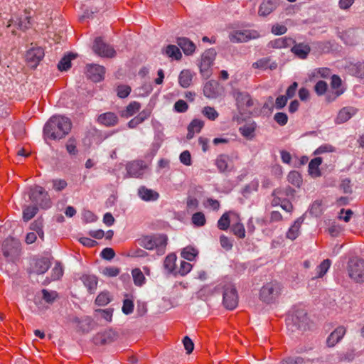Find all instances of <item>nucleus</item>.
<instances>
[{"instance_id": "nucleus-38", "label": "nucleus", "mask_w": 364, "mask_h": 364, "mask_svg": "<svg viewBox=\"0 0 364 364\" xmlns=\"http://www.w3.org/2000/svg\"><path fill=\"white\" fill-rule=\"evenodd\" d=\"M8 241H6L4 244L3 247V255L4 256L9 260H14L16 257L18 255V244L15 243L16 246L12 247L11 250H8L7 247L9 245Z\"/></svg>"}, {"instance_id": "nucleus-1", "label": "nucleus", "mask_w": 364, "mask_h": 364, "mask_svg": "<svg viewBox=\"0 0 364 364\" xmlns=\"http://www.w3.org/2000/svg\"><path fill=\"white\" fill-rule=\"evenodd\" d=\"M70 120L63 116H53L43 127V136L46 139H60L71 130Z\"/></svg>"}, {"instance_id": "nucleus-36", "label": "nucleus", "mask_w": 364, "mask_h": 364, "mask_svg": "<svg viewBox=\"0 0 364 364\" xmlns=\"http://www.w3.org/2000/svg\"><path fill=\"white\" fill-rule=\"evenodd\" d=\"M353 111V108L350 107H344L341 109L336 117V122L338 124H342L346 122H347L348 119L351 118L354 112H351Z\"/></svg>"}, {"instance_id": "nucleus-58", "label": "nucleus", "mask_w": 364, "mask_h": 364, "mask_svg": "<svg viewBox=\"0 0 364 364\" xmlns=\"http://www.w3.org/2000/svg\"><path fill=\"white\" fill-rule=\"evenodd\" d=\"M117 95L120 98L127 97L131 92V87L128 85H121L117 88Z\"/></svg>"}, {"instance_id": "nucleus-10", "label": "nucleus", "mask_w": 364, "mask_h": 364, "mask_svg": "<svg viewBox=\"0 0 364 364\" xmlns=\"http://www.w3.org/2000/svg\"><path fill=\"white\" fill-rule=\"evenodd\" d=\"M147 168L148 165L143 160H134L126 165L127 174L136 178H141Z\"/></svg>"}, {"instance_id": "nucleus-40", "label": "nucleus", "mask_w": 364, "mask_h": 364, "mask_svg": "<svg viewBox=\"0 0 364 364\" xmlns=\"http://www.w3.org/2000/svg\"><path fill=\"white\" fill-rule=\"evenodd\" d=\"M331 264V261L329 259H324L317 267H316V278L323 277L328 272Z\"/></svg>"}, {"instance_id": "nucleus-39", "label": "nucleus", "mask_w": 364, "mask_h": 364, "mask_svg": "<svg viewBox=\"0 0 364 364\" xmlns=\"http://www.w3.org/2000/svg\"><path fill=\"white\" fill-rule=\"evenodd\" d=\"M134 284L137 287H141L145 284L146 278L139 268H135L132 270Z\"/></svg>"}, {"instance_id": "nucleus-12", "label": "nucleus", "mask_w": 364, "mask_h": 364, "mask_svg": "<svg viewBox=\"0 0 364 364\" xmlns=\"http://www.w3.org/2000/svg\"><path fill=\"white\" fill-rule=\"evenodd\" d=\"M259 36V33L255 30H237L230 33L229 38L232 43H244L258 38Z\"/></svg>"}, {"instance_id": "nucleus-52", "label": "nucleus", "mask_w": 364, "mask_h": 364, "mask_svg": "<svg viewBox=\"0 0 364 364\" xmlns=\"http://www.w3.org/2000/svg\"><path fill=\"white\" fill-rule=\"evenodd\" d=\"M43 299L48 304H53L58 297V293L55 291L42 290Z\"/></svg>"}, {"instance_id": "nucleus-22", "label": "nucleus", "mask_w": 364, "mask_h": 364, "mask_svg": "<svg viewBox=\"0 0 364 364\" xmlns=\"http://www.w3.org/2000/svg\"><path fill=\"white\" fill-rule=\"evenodd\" d=\"M176 43L186 55H192L196 48L195 43L188 38H178Z\"/></svg>"}, {"instance_id": "nucleus-53", "label": "nucleus", "mask_w": 364, "mask_h": 364, "mask_svg": "<svg viewBox=\"0 0 364 364\" xmlns=\"http://www.w3.org/2000/svg\"><path fill=\"white\" fill-rule=\"evenodd\" d=\"M295 190L291 188V187H287L285 188H278L274 191V195H282L283 198L284 196L287 197H293L294 196Z\"/></svg>"}, {"instance_id": "nucleus-60", "label": "nucleus", "mask_w": 364, "mask_h": 364, "mask_svg": "<svg viewBox=\"0 0 364 364\" xmlns=\"http://www.w3.org/2000/svg\"><path fill=\"white\" fill-rule=\"evenodd\" d=\"M327 83L325 81L319 80L314 86V90L318 95H323L327 90Z\"/></svg>"}, {"instance_id": "nucleus-19", "label": "nucleus", "mask_w": 364, "mask_h": 364, "mask_svg": "<svg viewBox=\"0 0 364 364\" xmlns=\"http://www.w3.org/2000/svg\"><path fill=\"white\" fill-rule=\"evenodd\" d=\"M346 332V328L340 326L337 327L326 339V345L331 348L335 346L344 336Z\"/></svg>"}, {"instance_id": "nucleus-28", "label": "nucleus", "mask_w": 364, "mask_h": 364, "mask_svg": "<svg viewBox=\"0 0 364 364\" xmlns=\"http://www.w3.org/2000/svg\"><path fill=\"white\" fill-rule=\"evenodd\" d=\"M14 22L15 23L14 24L17 26L18 28L23 31L28 29L31 25V16L27 15L26 13H25L23 16H21L15 21L14 20H11L8 27H11L14 24Z\"/></svg>"}, {"instance_id": "nucleus-31", "label": "nucleus", "mask_w": 364, "mask_h": 364, "mask_svg": "<svg viewBox=\"0 0 364 364\" xmlns=\"http://www.w3.org/2000/svg\"><path fill=\"white\" fill-rule=\"evenodd\" d=\"M141 109V104L138 102H131L125 108L124 110L121 112V116L124 118H129L134 116Z\"/></svg>"}, {"instance_id": "nucleus-6", "label": "nucleus", "mask_w": 364, "mask_h": 364, "mask_svg": "<svg viewBox=\"0 0 364 364\" xmlns=\"http://www.w3.org/2000/svg\"><path fill=\"white\" fill-rule=\"evenodd\" d=\"M282 286L277 282H272L264 285L259 292L260 299L267 304L274 301L280 295Z\"/></svg>"}, {"instance_id": "nucleus-29", "label": "nucleus", "mask_w": 364, "mask_h": 364, "mask_svg": "<svg viewBox=\"0 0 364 364\" xmlns=\"http://www.w3.org/2000/svg\"><path fill=\"white\" fill-rule=\"evenodd\" d=\"M277 65L276 63H270V58H262L252 63V67L255 69L266 70L269 68L270 70L276 69Z\"/></svg>"}, {"instance_id": "nucleus-26", "label": "nucleus", "mask_w": 364, "mask_h": 364, "mask_svg": "<svg viewBox=\"0 0 364 364\" xmlns=\"http://www.w3.org/2000/svg\"><path fill=\"white\" fill-rule=\"evenodd\" d=\"M230 157L226 154H220L215 159V166H217L219 172L224 173L230 171L232 168L229 167Z\"/></svg>"}, {"instance_id": "nucleus-30", "label": "nucleus", "mask_w": 364, "mask_h": 364, "mask_svg": "<svg viewBox=\"0 0 364 364\" xmlns=\"http://www.w3.org/2000/svg\"><path fill=\"white\" fill-rule=\"evenodd\" d=\"M84 285L87 288L90 293L92 294L97 289V278L94 275L84 274L81 277Z\"/></svg>"}, {"instance_id": "nucleus-5", "label": "nucleus", "mask_w": 364, "mask_h": 364, "mask_svg": "<svg viewBox=\"0 0 364 364\" xmlns=\"http://www.w3.org/2000/svg\"><path fill=\"white\" fill-rule=\"evenodd\" d=\"M216 55L217 53L214 48L208 49L201 55L199 69L203 78L208 79L211 75V67L213 65Z\"/></svg>"}, {"instance_id": "nucleus-51", "label": "nucleus", "mask_w": 364, "mask_h": 364, "mask_svg": "<svg viewBox=\"0 0 364 364\" xmlns=\"http://www.w3.org/2000/svg\"><path fill=\"white\" fill-rule=\"evenodd\" d=\"M231 230L235 235L239 238H244L245 237V230L244 225L240 223H237L232 225Z\"/></svg>"}, {"instance_id": "nucleus-27", "label": "nucleus", "mask_w": 364, "mask_h": 364, "mask_svg": "<svg viewBox=\"0 0 364 364\" xmlns=\"http://www.w3.org/2000/svg\"><path fill=\"white\" fill-rule=\"evenodd\" d=\"M204 127V122L201 119H193L188 127L187 139H191L195 133H199Z\"/></svg>"}, {"instance_id": "nucleus-59", "label": "nucleus", "mask_w": 364, "mask_h": 364, "mask_svg": "<svg viewBox=\"0 0 364 364\" xmlns=\"http://www.w3.org/2000/svg\"><path fill=\"white\" fill-rule=\"evenodd\" d=\"M181 163L186 166H191L192 164L191 155L189 151H183L179 156Z\"/></svg>"}, {"instance_id": "nucleus-44", "label": "nucleus", "mask_w": 364, "mask_h": 364, "mask_svg": "<svg viewBox=\"0 0 364 364\" xmlns=\"http://www.w3.org/2000/svg\"><path fill=\"white\" fill-rule=\"evenodd\" d=\"M202 114L207 119L211 121H215L219 116V113L216 111V109L210 106H205L203 107L202 110Z\"/></svg>"}, {"instance_id": "nucleus-23", "label": "nucleus", "mask_w": 364, "mask_h": 364, "mask_svg": "<svg viewBox=\"0 0 364 364\" xmlns=\"http://www.w3.org/2000/svg\"><path fill=\"white\" fill-rule=\"evenodd\" d=\"M341 79L339 76L336 75H333L331 77V86L332 89L336 90V91L332 93V95H328L327 99L329 102L334 100L336 98H337L338 96L343 94V90L342 89H340V87L341 86Z\"/></svg>"}, {"instance_id": "nucleus-13", "label": "nucleus", "mask_w": 364, "mask_h": 364, "mask_svg": "<svg viewBox=\"0 0 364 364\" xmlns=\"http://www.w3.org/2000/svg\"><path fill=\"white\" fill-rule=\"evenodd\" d=\"M307 314L304 310H298L291 316V318L287 319V324L289 326L292 323L293 326L298 329L304 328L307 323Z\"/></svg>"}, {"instance_id": "nucleus-24", "label": "nucleus", "mask_w": 364, "mask_h": 364, "mask_svg": "<svg viewBox=\"0 0 364 364\" xmlns=\"http://www.w3.org/2000/svg\"><path fill=\"white\" fill-rule=\"evenodd\" d=\"M138 195L144 201H155L159 198V193L145 186H140L139 188Z\"/></svg>"}, {"instance_id": "nucleus-16", "label": "nucleus", "mask_w": 364, "mask_h": 364, "mask_svg": "<svg viewBox=\"0 0 364 364\" xmlns=\"http://www.w3.org/2000/svg\"><path fill=\"white\" fill-rule=\"evenodd\" d=\"M117 334L115 331L109 329L104 332L98 333L94 337V343L96 345H106L115 341Z\"/></svg>"}, {"instance_id": "nucleus-35", "label": "nucleus", "mask_w": 364, "mask_h": 364, "mask_svg": "<svg viewBox=\"0 0 364 364\" xmlns=\"http://www.w3.org/2000/svg\"><path fill=\"white\" fill-rule=\"evenodd\" d=\"M322 163L321 157H316L313 159L309 164V173L314 177H318L321 176L319 166Z\"/></svg>"}, {"instance_id": "nucleus-41", "label": "nucleus", "mask_w": 364, "mask_h": 364, "mask_svg": "<svg viewBox=\"0 0 364 364\" xmlns=\"http://www.w3.org/2000/svg\"><path fill=\"white\" fill-rule=\"evenodd\" d=\"M38 207L36 205H28L23 210V219L27 222L32 219L37 213Z\"/></svg>"}, {"instance_id": "nucleus-47", "label": "nucleus", "mask_w": 364, "mask_h": 364, "mask_svg": "<svg viewBox=\"0 0 364 364\" xmlns=\"http://www.w3.org/2000/svg\"><path fill=\"white\" fill-rule=\"evenodd\" d=\"M331 70L328 68H319L317 69H315L312 71L310 77L314 78V77H323L326 78L328 77L331 75Z\"/></svg>"}, {"instance_id": "nucleus-57", "label": "nucleus", "mask_w": 364, "mask_h": 364, "mask_svg": "<svg viewBox=\"0 0 364 364\" xmlns=\"http://www.w3.org/2000/svg\"><path fill=\"white\" fill-rule=\"evenodd\" d=\"M119 272L120 269L117 267H107L102 270V274L109 277H116L119 274Z\"/></svg>"}, {"instance_id": "nucleus-48", "label": "nucleus", "mask_w": 364, "mask_h": 364, "mask_svg": "<svg viewBox=\"0 0 364 364\" xmlns=\"http://www.w3.org/2000/svg\"><path fill=\"white\" fill-rule=\"evenodd\" d=\"M191 221L195 226L202 227L205 225L206 219L203 213L197 212L192 215Z\"/></svg>"}, {"instance_id": "nucleus-18", "label": "nucleus", "mask_w": 364, "mask_h": 364, "mask_svg": "<svg viewBox=\"0 0 364 364\" xmlns=\"http://www.w3.org/2000/svg\"><path fill=\"white\" fill-rule=\"evenodd\" d=\"M203 94L209 99H215L220 95V84L215 80L208 81L203 87Z\"/></svg>"}, {"instance_id": "nucleus-8", "label": "nucleus", "mask_w": 364, "mask_h": 364, "mask_svg": "<svg viewBox=\"0 0 364 364\" xmlns=\"http://www.w3.org/2000/svg\"><path fill=\"white\" fill-rule=\"evenodd\" d=\"M92 50L95 54L102 58H112L115 57L117 53L114 48L112 46L105 43L101 37L95 38L92 46Z\"/></svg>"}, {"instance_id": "nucleus-32", "label": "nucleus", "mask_w": 364, "mask_h": 364, "mask_svg": "<svg viewBox=\"0 0 364 364\" xmlns=\"http://www.w3.org/2000/svg\"><path fill=\"white\" fill-rule=\"evenodd\" d=\"M162 53L168 57L176 60H181L182 58V54L180 51V49L175 45H168L162 50Z\"/></svg>"}, {"instance_id": "nucleus-34", "label": "nucleus", "mask_w": 364, "mask_h": 364, "mask_svg": "<svg viewBox=\"0 0 364 364\" xmlns=\"http://www.w3.org/2000/svg\"><path fill=\"white\" fill-rule=\"evenodd\" d=\"M193 80V74L189 70H183L181 72L178 76V83L183 87H188Z\"/></svg>"}, {"instance_id": "nucleus-62", "label": "nucleus", "mask_w": 364, "mask_h": 364, "mask_svg": "<svg viewBox=\"0 0 364 364\" xmlns=\"http://www.w3.org/2000/svg\"><path fill=\"white\" fill-rule=\"evenodd\" d=\"M295 362L296 364H313L315 363L320 362L318 358H303L301 356L295 357Z\"/></svg>"}, {"instance_id": "nucleus-20", "label": "nucleus", "mask_w": 364, "mask_h": 364, "mask_svg": "<svg viewBox=\"0 0 364 364\" xmlns=\"http://www.w3.org/2000/svg\"><path fill=\"white\" fill-rule=\"evenodd\" d=\"M50 267V262L47 258L36 259L32 264L30 273L43 274L48 271Z\"/></svg>"}, {"instance_id": "nucleus-42", "label": "nucleus", "mask_w": 364, "mask_h": 364, "mask_svg": "<svg viewBox=\"0 0 364 364\" xmlns=\"http://www.w3.org/2000/svg\"><path fill=\"white\" fill-rule=\"evenodd\" d=\"M349 70L355 77L364 78V62L351 65Z\"/></svg>"}, {"instance_id": "nucleus-45", "label": "nucleus", "mask_w": 364, "mask_h": 364, "mask_svg": "<svg viewBox=\"0 0 364 364\" xmlns=\"http://www.w3.org/2000/svg\"><path fill=\"white\" fill-rule=\"evenodd\" d=\"M176 261V256L174 254H170L167 255L165 258L164 262V268L168 272H173L175 268V263Z\"/></svg>"}, {"instance_id": "nucleus-21", "label": "nucleus", "mask_w": 364, "mask_h": 364, "mask_svg": "<svg viewBox=\"0 0 364 364\" xmlns=\"http://www.w3.org/2000/svg\"><path fill=\"white\" fill-rule=\"evenodd\" d=\"M291 51L300 59H306L311 52V48L304 43H295L291 48Z\"/></svg>"}, {"instance_id": "nucleus-11", "label": "nucleus", "mask_w": 364, "mask_h": 364, "mask_svg": "<svg viewBox=\"0 0 364 364\" xmlns=\"http://www.w3.org/2000/svg\"><path fill=\"white\" fill-rule=\"evenodd\" d=\"M235 98L237 109L242 115L246 114L247 110L254 105V101L248 92H237Z\"/></svg>"}, {"instance_id": "nucleus-64", "label": "nucleus", "mask_w": 364, "mask_h": 364, "mask_svg": "<svg viewBox=\"0 0 364 364\" xmlns=\"http://www.w3.org/2000/svg\"><path fill=\"white\" fill-rule=\"evenodd\" d=\"M220 245L223 249L227 251L230 250L232 248V242L228 237L221 235L220 237Z\"/></svg>"}, {"instance_id": "nucleus-4", "label": "nucleus", "mask_w": 364, "mask_h": 364, "mask_svg": "<svg viewBox=\"0 0 364 364\" xmlns=\"http://www.w3.org/2000/svg\"><path fill=\"white\" fill-rule=\"evenodd\" d=\"M223 290V304L228 310L235 309L238 305V294L235 286L231 282L220 284Z\"/></svg>"}, {"instance_id": "nucleus-14", "label": "nucleus", "mask_w": 364, "mask_h": 364, "mask_svg": "<svg viewBox=\"0 0 364 364\" xmlns=\"http://www.w3.org/2000/svg\"><path fill=\"white\" fill-rule=\"evenodd\" d=\"M105 68L98 64L87 65V76L94 82H100L104 78Z\"/></svg>"}, {"instance_id": "nucleus-56", "label": "nucleus", "mask_w": 364, "mask_h": 364, "mask_svg": "<svg viewBox=\"0 0 364 364\" xmlns=\"http://www.w3.org/2000/svg\"><path fill=\"white\" fill-rule=\"evenodd\" d=\"M95 312L100 314L101 317L103 318L107 321L110 322L112 321L113 315L112 309H97Z\"/></svg>"}, {"instance_id": "nucleus-7", "label": "nucleus", "mask_w": 364, "mask_h": 364, "mask_svg": "<svg viewBox=\"0 0 364 364\" xmlns=\"http://www.w3.org/2000/svg\"><path fill=\"white\" fill-rule=\"evenodd\" d=\"M348 271L349 277L356 282H364V260L353 259L348 262Z\"/></svg>"}, {"instance_id": "nucleus-61", "label": "nucleus", "mask_w": 364, "mask_h": 364, "mask_svg": "<svg viewBox=\"0 0 364 364\" xmlns=\"http://www.w3.org/2000/svg\"><path fill=\"white\" fill-rule=\"evenodd\" d=\"M192 269V265L186 261H182L180 264L178 269V274L181 276L186 275Z\"/></svg>"}, {"instance_id": "nucleus-43", "label": "nucleus", "mask_w": 364, "mask_h": 364, "mask_svg": "<svg viewBox=\"0 0 364 364\" xmlns=\"http://www.w3.org/2000/svg\"><path fill=\"white\" fill-rule=\"evenodd\" d=\"M198 250L193 247L188 246L181 252V257L188 261L194 260L195 257L198 255Z\"/></svg>"}, {"instance_id": "nucleus-46", "label": "nucleus", "mask_w": 364, "mask_h": 364, "mask_svg": "<svg viewBox=\"0 0 364 364\" xmlns=\"http://www.w3.org/2000/svg\"><path fill=\"white\" fill-rule=\"evenodd\" d=\"M289 183L292 185L299 187L302 183L301 176L300 173L296 171H290L287 176Z\"/></svg>"}, {"instance_id": "nucleus-9", "label": "nucleus", "mask_w": 364, "mask_h": 364, "mask_svg": "<svg viewBox=\"0 0 364 364\" xmlns=\"http://www.w3.org/2000/svg\"><path fill=\"white\" fill-rule=\"evenodd\" d=\"M44 55L45 52L42 47L33 46L31 43V47L26 53V61L28 66L36 68L43 60Z\"/></svg>"}, {"instance_id": "nucleus-55", "label": "nucleus", "mask_w": 364, "mask_h": 364, "mask_svg": "<svg viewBox=\"0 0 364 364\" xmlns=\"http://www.w3.org/2000/svg\"><path fill=\"white\" fill-rule=\"evenodd\" d=\"M52 184H53V188L55 191H62L68 186V183H67V182L65 180L59 179V178L53 179L52 181Z\"/></svg>"}, {"instance_id": "nucleus-50", "label": "nucleus", "mask_w": 364, "mask_h": 364, "mask_svg": "<svg viewBox=\"0 0 364 364\" xmlns=\"http://www.w3.org/2000/svg\"><path fill=\"white\" fill-rule=\"evenodd\" d=\"M230 218L228 213H224L218 221V228L222 230H226L230 226Z\"/></svg>"}, {"instance_id": "nucleus-63", "label": "nucleus", "mask_w": 364, "mask_h": 364, "mask_svg": "<svg viewBox=\"0 0 364 364\" xmlns=\"http://www.w3.org/2000/svg\"><path fill=\"white\" fill-rule=\"evenodd\" d=\"M188 108V104L183 100H179L174 104V109L177 112H185Z\"/></svg>"}, {"instance_id": "nucleus-37", "label": "nucleus", "mask_w": 364, "mask_h": 364, "mask_svg": "<svg viewBox=\"0 0 364 364\" xmlns=\"http://www.w3.org/2000/svg\"><path fill=\"white\" fill-rule=\"evenodd\" d=\"M77 55L69 53L65 55L58 63V68L60 71H66L71 67V60L76 58Z\"/></svg>"}, {"instance_id": "nucleus-17", "label": "nucleus", "mask_w": 364, "mask_h": 364, "mask_svg": "<svg viewBox=\"0 0 364 364\" xmlns=\"http://www.w3.org/2000/svg\"><path fill=\"white\" fill-rule=\"evenodd\" d=\"M296 40L291 37L284 36L269 41L268 47L274 49L291 48Z\"/></svg>"}, {"instance_id": "nucleus-3", "label": "nucleus", "mask_w": 364, "mask_h": 364, "mask_svg": "<svg viewBox=\"0 0 364 364\" xmlns=\"http://www.w3.org/2000/svg\"><path fill=\"white\" fill-rule=\"evenodd\" d=\"M28 196L30 200L40 208L48 209L52 205V201L48 193L40 186L31 187Z\"/></svg>"}, {"instance_id": "nucleus-54", "label": "nucleus", "mask_w": 364, "mask_h": 364, "mask_svg": "<svg viewBox=\"0 0 364 364\" xmlns=\"http://www.w3.org/2000/svg\"><path fill=\"white\" fill-rule=\"evenodd\" d=\"M274 121L280 126H284L287 124L288 116L284 112H277L274 116Z\"/></svg>"}, {"instance_id": "nucleus-15", "label": "nucleus", "mask_w": 364, "mask_h": 364, "mask_svg": "<svg viewBox=\"0 0 364 364\" xmlns=\"http://www.w3.org/2000/svg\"><path fill=\"white\" fill-rule=\"evenodd\" d=\"M97 122L106 127H112L118 124L119 117L114 112H107L98 115Z\"/></svg>"}, {"instance_id": "nucleus-25", "label": "nucleus", "mask_w": 364, "mask_h": 364, "mask_svg": "<svg viewBox=\"0 0 364 364\" xmlns=\"http://www.w3.org/2000/svg\"><path fill=\"white\" fill-rule=\"evenodd\" d=\"M304 220V219L302 217H299L294 221V224L289 228L286 233L287 238L291 240H294L299 237L300 234V228Z\"/></svg>"}, {"instance_id": "nucleus-2", "label": "nucleus", "mask_w": 364, "mask_h": 364, "mask_svg": "<svg viewBox=\"0 0 364 364\" xmlns=\"http://www.w3.org/2000/svg\"><path fill=\"white\" fill-rule=\"evenodd\" d=\"M168 237L166 235H146L139 240L142 247L152 250L155 249L158 255H163L166 249Z\"/></svg>"}, {"instance_id": "nucleus-33", "label": "nucleus", "mask_w": 364, "mask_h": 364, "mask_svg": "<svg viewBox=\"0 0 364 364\" xmlns=\"http://www.w3.org/2000/svg\"><path fill=\"white\" fill-rule=\"evenodd\" d=\"M275 8L274 0H264L261 4L258 13L260 16H266L272 13Z\"/></svg>"}, {"instance_id": "nucleus-49", "label": "nucleus", "mask_w": 364, "mask_h": 364, "mask_svg": "<svg viewBox=\"0 0 364 364\" xmlns=\"http://www.w3.org/2000/svg\"><path fill=\"white\" fill-rule=\"evenodd\" d=\"M111 301L108 292L100 293L95 299V304L98 306H105Z\"/></svg>"}]
</instances>
